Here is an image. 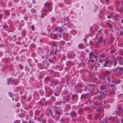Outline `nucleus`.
Returning a JSON list of instances; mask_svg holds the SVG:
<instances>
[{
    "label": "nucleus",
    "mask_w": 123,
    "mask_h": 123,
    "mask_svg": "<svg viewBox=\"0 0 123 123\" xmlns=\"http://www.w3.org/2000/svg\"><path fill=\"white\" fill-rule=\"evenodd\" d=\"M106 79L108 80V83H114V80L113 76L112 75L111 76H108L106 78Z\"/></svg>",
    "instance_id": "1"
},
{
    "label": "nucleus",
    "mask_w": 123,
    "mask_h": 123,
    "mask_svg": "<svg viewBox=\"0 0 123 123\" xmlns=\"http://www.w3.org/2000/svg\"><path fill=\"white\" fill-rule=\"evenodd\" d=\"M49 44L50 45H52V47H51L52 48L54 49H57V47L56 46V45L55 42H50Z\"/></svg>",
    "instance_id": "2"
},
{
    "label": "nucleus",
    "mask_w": 123,
    "mask_h": 123,
    "mask_svg": "<svg viewBox=\"0 0 123 123\" xmlns=\"http://www.w3.org/2000/svg\"><path fill=\"white\" fill-rule=\"evenodd\" d=\"M117 61H118V63L119 65H122L123 63V60L122 57L118 56L117 58Z\"/></svg>",
    "instance_id": "3"
},
{
    "label": "nucleus",
    "mask_w": 123,
    "mask_h": 123,
    "mask_svg": "<svg viewBox=\"0 0 123 123\" xmlns=\"http://www.w3.org/2000/svg\"><path fill=\"white\" fill-rule=\"evenodd\" d=\"M71 98L72 101L77 100L78 99V96L76 94H74L72 96Z\"/></svg>",
    "instance_id": "4"
},
{
    "label": "nucleus",
    "mask_w": 123,
    "mask_h": 123,
    "mask_svg": "<svg viewBox=\"0 0 123 123\" xmlns=\"http://www.w3.org/2000/svg\"><path fill=\"white\" fill-rule=\"evenodd\" d=\"M103 37H100L98 41L95 44V46L96 47H97L98 46L99 44L100 43H101L103 41Z\"/></svg>",
    "instance_id": "5"
},
{
    "label": "nucleus",
    "mask_w": 123,
    "mask_h": 123,
    "mask_svg": "<svg viewBox=\"0 0 123 123\" xmlns=\"http://www.w3.org/2000/svg\"><path fill=\"white\" fill-rule=\"evenodd\" d=\"M51 3H47V8L48 9V10L47 9V11H49V12H50L51 10V8L50 6L51 5Z\"/></svg>",
    "instance_id": "6"
},
{
    "label": "nucleus",
    "mask_w": 123,
    "mask_h": 123,
    "mask_svg": "<svg viewBox=\"0 0 123 123\" xmlns=\"http://www.w3.org/2000/svg\"><path fill=\"white\" fill-rule=\"evenodd\" d=\"M110 61L109 60H105V62L103 64V66L104 67H106L107 66V64L110 62Z\"/></svg>",
    "instance_id": "7"
},
{
    "label": "nucleus",
    "mask_w": 123,
    "mask_h": 123,
    "mask_svg": "<svg viewBox=\"0 0 123 123\" xmlns=\"http://www.w3.org/2000/svg\"><path fill=\"white\" fill-rule=\"evenodd\" d=\"M71 109V106L70 104H68L66 105L65 107V109L68 111L70 110Z\"/></svg>",
    "instance_id": "8"
},
{
    "label": "nucleus",
    "mask_w": 123,
    "mask_h": 123,
    "mask_svg": "<svg viewBox=\"0 0 123 123\" xmlns=\"http://www.w3.org/2000/svg\"><path fill=\"white\" fill-rule=\"evenodd\" d=\"M113 63H114L113 66L114 67H115L117 65V58H113Z\"/></svg>",
    "instance_id": "9"
},
{
    "label": "nucleus",
    "mask_w": 123,
    "mask_h": 123,
    "mask_svg": "<svg viewBox=\"0 0 123 123\" xmlns=\"http://www.w3.org/2000/svg\"><path fill=\"white\" fill-rule=\"evenodd\" d=\"M55 29L57 32H59L61 33L62 32V28L60 27H58L55 28Z\"/></svg>",
    "instance_id": "10"
},
{
    "label": "nucleus",
    "mask_w": 123,
    "mask_h": 123,
    "mask_svg": "<svg viewBox=\"0 0 123 123\" xmlns=\"http://www.w3.org/2000/svg\"><path fill=\"white\" fill-rule=\"evenodd\" d=\"M7 84L8 85H9V83L11 82L12 83H13V78H11L8 79L7 80Z\"/></svg>",
    "instance_id": "11"
},
{
    "label": "nucleus",
    "mask_w": 123,
    "mask_h": 123,
    "mask_svg": "<svg viewBox=\"0 0 123 123\" xmlns=\"http://www.w3.org/2000/svg\"><path fill=\"white\" fill-rule=\"evenodd\" d=\"M76 115V113L74 111H72L70 113V115L71 116L74 117H75Z\"/></svg>",
    "instance_id": "12"
},
{
    "label": "nucleus",
    "mask_w": 123,
    "mask_h": 123,
    "mask_svg": "<svg viewBox=\"0 0 123 123\" xmlns=\"http://www.w3.org/2000/svg\"><path fill=\"white\" fill-rule=\"evenodd\" d=\"M110 74V72L108 71L107 70L104 72L103 74V75L105 77L106 75H108Z\"/></svg>",
    "instance_id": "13"
},
{
    "label": "nucleus",
    "mask_w": 123,
    "mask_h": 123,
    "mask_svg": "<svg viewBox=\"0 0 123 123\" xmlns=\"http://www.w3.org/2000/svg\"><path fill=\"white\" fill-rule=\"evenodd\" d=\"M70 96L69 95H66L65 96V100L68 102L70 100Z\"/></svg>",
    "instance_id": "14"
},
{
    "label": "nucleus",
    "mask_w": 123,
    "mask_h": 123,
    "mask_svg": "<svg viewBox=\"0 0 123 123\" xmlns=\"http://www.w3.org/2000/svg\"><path fill=\"white\" fill-rule=\"evenodd\" d=\"M99 87L101 91L104 90L106 89V86L105 85H102L100 86Z\"/></svg>",
    "instance_id": "15"
},
{
    "label": "nucleus",
    "mask_w": 123,
    "mask_h": 123,
    "mask_svg": "<svg viewBox=\"0 0 123 123\" xmlns=\"http://www.w3.org/2000/svg\"><path fill=\"white\" fill-rule=\"evenodd\" d=\"M123 68L122 67H120L119 68H118V71L119 72L120 74H123Z\"/></svg>",
    "instance_id": "16"
},
{
    "label": "nucleus",
    "mask_w": 123,
    "mask_h": 123,
    "mask_svg": "<svg viewBox=\"0 0 123 123\" xmlns=\"http://www.w3.org/2000/svg\"><path fill=\"white\" fill-rule=\"evenodd\" d=\"M78 113L79 115H82L83 113V110L81 109H79L78 111Z\"/></svg>",
    "instance_id": "17"
},
{
    "label": "nucleus",
    "mask_w": 123,
    "mask_h": 123,
    "mask_svg": "<svg viewBox=\"0 0 123 123\" xmlns=\"http://www.w3.org/2000/svg\"><path fill=\"white\" fill-rule=\"evenodd\" d=\"M94 54L93 52H91L89 54V59L92 58L93 56L94 55Z\"/></svg>",
    "instance_id": "18"
},
{
    "label": "nucleus",
    "mask_w": 123,
    "mask_h": 123,
    "mask_svg": "<svg viewBox=\"0 0 123 123\" xmlns=\"http://www.w3.org/2000/svg\"><path fill=\"white\" fill-rule=\"evenodd\" d=\"M109 119L112 122H114L115 120V117H110L109 118Z\"/></svg>",
    "instance_id": "19"
},
{
    "label": "nucleus",
    "mask_w": 123,
    "mask_h": 123,
    "mask_svg": "<svg viewBox=\"0 0 123 123\" xmlns=\"http://www.w3.org/2000/svg\"><path fill=\"white\" fill-rule=\"evenodd\" d=\"M118 111H116V115H118L119 116H120V114L119 113V112L120 111V110L121 109V107H118Z\"/></svg>",
    "instance_id": "20"
},
{
    "label": "nucleus",
    "mask_w": 123,
    "mask_h": 123,
    "mask_svg": "<svg viewBox=\"0 0 123 123\" xmlns=\"http://www.w3.org/2000/svg\"><path fill=\"white\" fill-rule=\"evenodd\" d=\"M100 115L99 114H96L95 116L94 119L96 120L98 118L100 117Z\"/></svg>",
    "instance_id": "21"
},
{
    "label": "nucleus",
    "mask_w": 123,
    "mask_h": 123,
    "mask_svg": "<svg viewBox=\"0 0 123 123\" xmlns=\"http://www.w3.org/2000/svg\"><path fill=\"white\" fill-rule=\"evenodd\" d=\"M120 2L118 0H117L115 2V4L116 6H118L120 4Z\"/></svg>",
    "instance_id": "22"
},
{
    "label": "nucleus",
    "mask_w": 123,
    "mask_h": 123,
    "mask_svg": "<svg viewBox=\"0 0 123 123\" xmlns=\"http://www.w3.org/2000/svg\"><path fill=\"white\" fill-rule=\"evenodd\" d=\"M43 12L44 13L42 14L41 15V17L42 18H43L45 14H46V9H44L43 10Z\"/></svg>",
    "instance_id": "23"
},
{
    "label": "nucleus",
    "mask_w": 123,
    "mask_h": 123,
    "mask_svg": "<svg viewBox=\"0 0 123 123\" xmlns=\"http://www.w3.org/2000/svg\"><path fill=\"white\" fill-rule=\"evenodd\" d=\"M47 111H48L50 112V113L51 115L53 118H54V117L53 115V113L52 111L51 110H49V109H48L47 110Z\"/></svg>",
    "instance_id": "24"
},
{
    "label": "nucleus",
    "mask_w": 123,
    "mask_h": 123,
    "mask_svg": "<svg viewBox=\"0 0 123 123\" xmlns=\"http://www.w3.org/2000/svg\"><path fill=\"white\" fill-rule=\"evenodd\" d=\"M83 46L84 45L83 44L80 43L79 45L78 46L80 49H82Z\"/></svg>",
    "instance_id": "25"
},
{
    "label": "nucleus",
    "mask_w": 123,
    "mask_h": 123,
    "mask_svg": "<svg viewBox=\"0 0 123 123\" xmlns=\"http://www.w3.org/2000/svg\"><path fill=\"white\" fill-rule=\"evenodd\" d=\"M87 118L89 119H91L92 118V115L91 114H90L88 115Z\"/></svg>",
    "instance_id": "26"
},
{
    "label": "nucleus",
    "mask_w": 123,
    "mask_h": 123,
    "mask_svg": "<svg viewBox=\"0 0 123 123\" xmlns=\"http://www.w3.org/2000/svg\"><path fill=\"white\" fill-rule=\"evenodd\" d=\"M62 111L61 110H60L59 111H56L55 112V113L56 114L59 115H60L61 114V112Z\"/></svg>",
    "instance_id": "27"
},
{
    "label": "nucleus",
    "mask_w": 123,
    "mask_h": 123,
    "mask_svg": "<svg viewBox=\"0 0 123 123\" xmlns=\"http://www.w3.org/2000/svg\"><path fill=\"white\" fill-rule=\"evenodd\" d=\"M19 67L21 69H23L24 68V66L21 64H19Z\"/></svg>",
    "instance_id": "28"
},
{
    "label": "nucleus",
    "mask_w": 123,
    "mask_h": 123,
    "mask_svg": "<svg viewBox=\"0 0 123 123\" xmlns=\"http://www.w3.org/2000/svg\"><path fill=\"white\" fill-rule=\"evenodd\" d=\"M8 95L11 98H12L13 96V94L10 92H8Z\"/></svg>",
    "instance_id": "29"
},
{
    "label": "nucleus",
    "mask_w": 123,
    "mask_h": 123,
    "mask_svg": "<svg viewBox=\"0 0 123 123\" xmlns=\"http://www.w3.org/2000/svg\"><path fill=\"white\" fill-rule=\"evenodd\" d=\"M115 83H113V84H109L108 85V86H110L111 87H114L115 85Z\"/></svg>",
    "instance_id": "30"
},
{
    "label": "nucleus",
    "mask_w": 123,
    "mask_h": 123,
    "mask_svg": "<svg viewBox=\"0 0 123 123\" xmlns=\"http://www.w3.org/2000/svg\"><path fill=\"white\" fill-rule=\"evenodd\" d=\"M113 15V14L112 13H111L109 15L107 16V18H110L112 17Z\"/></svg>",
    "instance_id": "31"
},
{
    "label": "nucleus",
    "mask_w": 123,
    "mask_h": 123,
    "mask_svg": "<svg viewBox=\"0 0 123 123\" xmlns=\"http://www.w3.org/2000/svg\"><path fill=\"white\" fill-rule=\"evenodd\" d=\"M54 50H52L51 51L50 53V54L51 55H54Z\"/></svg>",
    "instance_id": "32"
},
{
    "label": "nucleus",
    "mask_w": 123,
    "mask_h": 123,
    "mask_svg": "<svg viewBox=\"0 0 123 123\" xmlns=\"http://www.w3.org/2000/svg\"><path fill=\"white\" fill-rule=\"evenodd\" d=\"M119 68V66H118L117 68H114L113 70V71L115 72L117 71H118V68Z\"/></svg>",
    "instance_id": "33"
},
{
    "label": "nucleus",
    "mask_w": 123,
    "mask_h": 123,
    "mask_svg": "<svg viewBox=\"0 0 123 123\" xmlns=\"http://www.w3.org/2000/svg\"><path fill=\"white\" fill-rule=\"evenodd\" d=\"M14 82V84L15 85H16L18 84V81L16 80H13Z\"/></svg>",
    "instance_id": "34"
},
{
    "label": "nucleus",
    "mask_w": 123,
    "mask_h": 123,
    "mask_svg": "<svg viewBox=\"0 0 123 123\" xmlns=\"http://www.w3.org/2000/svg\"><path fill=\"white\" fill-rule=\"evenodd\" d=\"M5 13L7 15H10L9 11L8 10H6L5 11Z\"/></svg>",
    "instance_id": "35"
},
{
    "label": "nucleus",
    "mask_w": 123,
    "mask_h": 123,
    "mask_svg": "<svg viewBox=\"0 0 123 123\" xmlns=\"http://www.w3.org/2000/svg\"><path fill=\"white\" fill-rule=\"evenodd\" d=\"M70 103L72 104H73L74 103H75L76 104L77 103V100L72 101V102H70Z\"/></svg>",
    "instance_id": "36"
},
{
    "label": "nucleus",
    "mask_w": 123,
    "mask_h": 123,
    "mask_svg": "<svg viewBox=\"0 0 123 123\" xmlns=\"http://www.w3.org/2000/svg\"><path fill=\"white\" fill-rule=\"evenodd\" d=\"M103 123H109L105 119L103 120Z\"/></svg>",
    "instance_id": "37"
},
{
    "label": "nucleus",
    "mask_w": 123,
    "mask_h": 123,
    "mask_svg": "<svg viewBox=\"0 0 123 123\" xmlns=\"http://www.w3.org/2000/svg\"><path fill=\"white\" fill-rule=\"evenodd\" d=\"M22 97L23 99L25 100L26 98V96L25 94L23 96H22Z\"/></svg>",
    "instance_id": "38"
},
{
    "label": "nucleus",
    "mask_w": 123,
    "mask_h": 123,
    "mask_svg": "<svg viewBox=\"0 0 123 123\" xmlns=\"http://www.w3.org/2000/svg\"><path fill=\"white\" fill-rule=\"evenodd\" d=\"M60 43L61 45H64L65 43L63 41H61L60 42Z\"/></svg>",
    "instance_id": "39"
},
{
    "label": "nucleus",
    "mask_w": 123,
    "mask_h": 123,
    "mask_svg": "<svg viewBox=\"0 0 123 123\" xmlns=\"http://www.w3.org/2000/svg\"><path fill=\"white\" fill-rule=\"evenodd\" d=\"M90 43L91 45H93L95 44V43L93 41H90Z\"/></svg>",
    "instance_id": "40"
},
{
    "label": "nucleus",
    "mask_w": 123,
    "mask_h": 123,
    "mask_svg": "<svg viewBox=\"0 0 123 123\" xmlns=\"http://www.w3.org/2000/svg\"><path fill=\"white\" fill-rule=\"evenodd\" d=\"M70 46L71 45L69 42L67 43L66 44V46L67 47H68V46Z\"/></svg>",
    "instance_id": "41"
},
{
    "label": "nucleus",
    "mask_w": 123,
    "mask_h": 123,
    "mask_svg": "<svg viewBox=\"0 0 123 123\" xmlns=\"http://www.w3.org/2000/svg\"><path fill=\"white\" fill-rule=\"evenodd\" d=\"M31 11L32 13H34L36 12V10L34 9H32L31 10Z\"/></svg>",
    "instance_id": "42"
},
{
    "label": "nucleus",
    "mask_w": 123,
    "mask_h": 123,
    "mask_svg": "<svg viewBox=\"0 0 123 123\" xmlns=\"http://www.w3.org/2000/svg\"><path fill=\"white\" fill-rule=\"evenodd\" d=\"M66 120L67 121L66 122L67 123H68L69 122L70 118L69 117H67L66 119Z\"/></svg>",
    "instance_id": "43"
},
{
    "label": "nucleus",
    "mask_w": 123,
    "mask_h": 123,
    "mask_svg": "<svg viewBox=\"0 0 123 123\" xmlns=\"http://www.w3.org/2000/svg\"><path fill=\"white\" fill-rule=\"evenodd\" d=\"M63 93L64 94L67 95L68 93V92L67 91H64L63 92Z\"/></svg>",
    "instance_id": "44"
},
{
    "label": "nucleus",
    "mask_w": 123,
    "mask_h": 123,
    "mask_svg": "<svg viewBox=\"0 0 123 123\" xmlns=\"http://www.w3.org/2000/svg\"><path fill=\"white\" fill-rule=\"evenodd\" d=\"M106 56V55L105 54H103L100 55V56L102 57V58H104Z\"/></svg>",
    "instance_id": "45"
},
{
    "label": "nucleus",
    "mask_w": 123,
    "mask_h": 123,
    "mask_svg": "<svg viewBox=\"0 0 123 123\" xmlns=\"http://www.w3.org/2000/svg\"><path fill=\"white\" fill-rule=\"evenodd\" d=\"M31 98V96H29L28 97V100L29 101H30Z\"/></svg>",
    "instance_id": "46"
},
{
    "label": "nucleus",
    "mask_w": 123,
    "mask_h": 123,
    "mask_svg": "<svg viewBox=\"0 0 123 123\" xmlns=\"http://www.w3.org/2000/svg\"><path fill=\"white\" fill-rule=\"evenodd\" d=\"M57 50H55L54 52V55H58L57 54Z\"/></svg>",
    "instance_id": "47"
},
{
    "label": "nucleus",
    "mask_w": 123,
    "mask_h": 123,
    "mask_svg": "<svg viewBox=\"0 0 123 123\" xmlns=\"http://www.w3.org/2000/svg\"><path fill=\"white\" fill-rule=\"evenodd\" d=\"M78 57H80L81 56V53L80 52H78Z\"/></svg>",
    "instance_id": "48"
},
{
    "label": "nucleus",
    "mask_w": 123,
    "mask_h": 123,
    "mask_svg": "<svg viewBox=\"0 0 123 123\" xmlns=\"http://www.w3.org/2000/svg\"><path fill=\"white\" fill-rule=\"evenodd\" d=\"M51 98V99L53 101H55V98L53 96H52Z\"/></svg>",
    "instance_id": "49"
},
{
    "label": "nucleus",
    "mask_w": 123,
    "mask_h": 123,
    "mask_svg": "<svg viewBox=\"0 0 123 123\" xmlns=\"http://www.w3.org/2000/svg\"><path fill=\"white\" fill-rule=\"evenodd\" d=\"M119 11L120 12H123V8H121L120 9Z\"/></svg>",
    "instance_id": "50"
},
{
    "label": "nucleus",
    "mask_w": 123,
    "mask_h": 123,
    "mask_svg": "<svg viewBox=\"0 0 123 123\" xmlns=\"http://www.w3.org/2000/svg\"><path fill=\"white\" fill-rule=\"evenodd\" d=\"M3 14H0V19H1L3 18Z\"/></svg>",
    "instance_id": "51"
},
{
    "label": "nucleus",
    "mask_w": 123,
    "mask_h": 123,
    "mask_svg": "<svg viewBox=\"0 0 123 123\" xmlns=\"http://www.w3.org/2000/svg\"><path fill=\"white\" fill-rule=\"evenodd\" d=\"M7 25H3V28L5 29V28H6L7 27Z\"/></svg>",
    "instance_id": "52"
},
{
    "label": "nucleus",
    "mask_w": 123,
    "mask_h": 123,
    "mask_svg": "<svg viewBox=\"0 0 123 123\" xmlns=\"http://www.w3.org/2000/svg\"><path fill=\"white\" fill-rule=\"evenodd\" d=\"M88 103L90 104L92 103V102L90 99H89L88 100Z\"/></svg>",
    "instance_id": "53"
},
{
    "label": "nucleus",
    "mask_w": 123,
    "mask_h": 123,
    "mask_svg": "<svg viewBox=\"0 0 123 123\" xmlns=\"http://www.w3.org/2000/svg\"><path fill=\"white\" fill-rule=\"evenodd\" d=\"M108 32V31L107 30H106L105 31V34H106V35H107Z\"/></svg>",
    "instance_id": "54"
},
{
    "label": "nucleus",
    "mask_w": 123,
    "mask_h": 123,
    "mask_svg": "<svg viewBox=\"0 0 123 123\" xmlns=\"http://www.w3.org/2000/svg\"><path fill=\"white\" fill-rule=\"evenodd\" d=\"M120 82V80H119L117 82L114 81V83H115V84H116L117 83H119Z\"/></svg>",
    "instance_id": "55"
},
{
    "label": "nucleus",
    "mask_w": 123,
    "mask_h": 123,
    "mask_svg": "<svg viewBox=\"0 0 123 123\" xmlns=\"http://www.w3.org/2000/svg\"><path fill=\"white\" fill-rule=\"evenodd\" d=\"M108 26L109 28H112L113 27L112 25L110 24H109V25Z\"/></svg>",
    "instance_id": "56"
},
{
    "label": "nucleus",
    "mask_w": 123,
    "mask_h": 123,
    "mask_svg": "<svg viewBox=\"0 0 123 123\" xmlns=\"http://www.w3.org/2000/svg\"><path fill=\"white\" fill-rule=\"evenodd\" d=\"M54 95L55 96H59V95L57 93H54Z\"/></svg>",
    "instance_id": "57"
},
{
    "label": "nucleus",
    "mask_w": 123,
    "mask_h": 123,
    "mask_svg": "<svg viewBox=\"0 0 123 123\" xmlns=\"http://www.w3.org/2000/svg\"><path fill=\"white\" fill-rule=\"evenodd\" d=\"M49 62H50V63H52L53 62V60H52L50 59V58L49 59H48Z\"/></svg>",
    "instance_id": "58"
},
{
    "label": "nucleus",
    "mask_w": 123,
    "mask_h": 123,
    "mask_svg": "<svg viewBox=\"0 0 123 123\" xmlns=\"http://www.w3.org/2000/svg\"><path fill=\"white\" fill-rule=\"evenodd\" d=\"M120 35H123V32L122 31H120Z\"/></svg>",
    "instance_id": "59"
},
{
    "label": "nucleus",
    "mask_w": 123,
    "mask_h": 123,
    "mask_svg": "<svg viewBox=\"0 0 123 123\" xmlns=\"http://www.w3.org/2000/svg\"><path fill=\"white\" fill-rule=\"evenodd\" d=\"M85 50L87 53H88L89 52V50L88 49H86Z\"/></svg>",
    "instance_id": "60"
},
{
    "label": "nucleus",
    "mask_w": 123,
    "mask_h": 123,
    "mask_svg": "<svg viewBox=\"0 0 123 123\" xmlns=\"http://www.w3.org/2000/svg\"><path fill=\"white\" fill-rule=\"evenodd\" d=\"M31 29H32V30H34V26L33 25H32L31 26Z\"/></svg>",
    "instance_id": "61"
},
{
    "label": "nucleus",
    "mask_w": 123,
    "mask_h": 123,
    "mask_svg": "<svg viewBox=\"0 0 123 123\" xmlns=\"http://www.w3.org/2000/svg\"><path fill=\"white\" fill-rule=\"evenodd\" d=\"M65 115L67 116H69V113L68 112H67L65 113Z\"/></svg>",
    "instance_id": "62"
},
{
    "label": "nucleus",
    "mask_w": 123,
    "mask_h": 123,
    "mask_svg": "<svg viewBox=\"0 0 123 123\" xmlns=\"http://www.w3.org/2000/svg\"><path fill=\"white\" fill-rule=\"evenodd\" d=\"M97 111L98 112H99L101 111V110L99 109H98L97 110Z\"/></svg>",
    "instance_id": "63"
},
{
    "label": "nucleus",
    "mask_w": 123,
    "mask_h": 123,
    "mask_svg": "<svg viewBox=\"0 0 123 123\" xmlns=\"http://www.w3.org/2000/svg\"><path fill=\"white\" fill-rule=\"evenodd\" d=\"M121 122L122 123H123V118L121 119Z\"/></svg>",
    "instance_id": "64"
}]
</instances>
